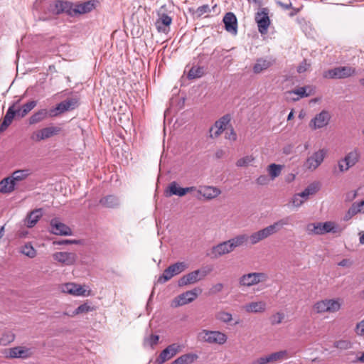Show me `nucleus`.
I'll list each match as a JSON object with an SVG mask.
<instances>
[{"instance_id":"obj_32","label":"nucleus","mask_w":364,"mask_h":364,"mask_svg":"<svg viewBox=\"0 0 364 364\" xmlns=\"http://www.w3.org/2000/svg\"><path fill=\"white\" fill-rule=\"evenodd\" d=\"M166 193L168 196H177L179 197H183L186 195L185 188L180 187L177 182L172 181L168 185Z\"/></svg>"},{"instance_id":"obj_12","label":"nucleus","mask_w":364,"mask_h":364,"mask_svg":"<svg viewBox=\"0 0 364 364\" xmlns=\"http://www.w3.org/2000/svg\"><path fill=\"white\" fill-rule=\"evenodd\" d=\"M206 276V272L205 271H201L200 269H197L193 271L188 274L183 275L181 277L178 282V284L179 287L187 286L189 284H193L196 283L197 282L201 280Z\"/></svg>"},{"instance_id":"obj_36","label":"nucleus","mask_w":364,"mask_h":364,"mask_svg":"<svg viewBox=\"0 0 364 364\" xmlns=\"http://www.w3.org/2000/svg\"><path fill=\"white\" fill-rule=\"evenodd\" d=\"M100 203L104 207L113 208L119 205V200L117 197L109 195L101 198Z\"/></svg>"},{"instance_id":"obj_8","label":"nucleus","mask_w":364,"mask_h":364,"mask_svg":"<svg viewBox=\"0 0 364 364\" xmlns=\"http://www.w3.org/2000/svg\"><path fill=\"white\" fill-rule=\"evenodd\" d=\"M269 12L267 8H262L255 14V20L261 34H266L270 25Z\"/></svg>"},{"instance_id":"obj_29","label":"nucleus","mask_w":364,"mask_h":364,"mask_svg":"<svg viewBox=\"0 0 364 364\" xmlns=\"http://www.w3.org/2000/svg\"><path fill=\"white\" fill-rule=\"evenodd\" d=\"M42 215V208L35 209L28 215L25 221V224L27 227L32 228L37 223Z\"/></svg>"},{"instance_id":"obj_37","label":"nucleus","mask_w":364,"mask_h":364,"mask_svg":"<svg viewBox=\"0 0 364 364\" xmlns=\"http://www.w3.org/2000/svg\"><path fill=\"white\" fill-rule=\"evenodd\" d=\"M30 175L31 171L29 169H21L13 172L10 177L14 181V184L16 185L18 182L25 180Z\"/></svg>"},{"instance_id":"obj_2","label":"nucleus","mask_w":364,"mask_h":364,"mask_svg":"<svg viewBox=\"0 0 364 364\" xmlns=\"http://www.w3.org/2000/svg\"><path fill=\"white\" fill-rule=\"evenodd\" d=\"M337 226L333 222L328 221L325 223H314L306 225V232L309 235H321L326 233L337 232Z\"/></svg>"},{"instance_id":"obj_52","label":"nucleus","mask_w":364,"mask_h":364,"mask_svg":"<svg viewBox=\"0 0 364 364\" xmlns=\"http://www.w3.org/2000/svg\"><path fill=\"white\" fill-rule=\"evenodd\" d=\"M158 23L168 26L171 24L172 18L166 14H159V18L156 21Z\"/></svg>"},{"instance_id":"obj_30","label":"nucleus","mask_w":364,"mask_h":364,"mask_svg":"<svg viewBox=\"0 0 364 364\" xmlns=\"http://www.w3.org/2000/svg\"><path fill=\"white\" fill-rule=\"evenodd\" d=\"M48 117H50L49 111L46 109H40L31 116L29 118V124L31 125L39 123L47 119Z\"/></svg>"},{"instance_id":"obj_11","label":"nucleus","mask_w":364,"mask_h":364,"mask_svg":"<svg viewBox=\"0 0 364 364\" xmlns=\"http://www.w3.org/2000/svg\"><path fill=\"white\" fill-rule=\"evenodd\" d=\"M326 151L319 149L308 157L304 164V168L310 171H315L323 161Z\"/></svg>"},{"instance_id":"obj_50","label":"nucleus","mask_w":364,"mask_h":364,"mask_svg":"<svg viewBox=\"0 0 364 364\" xmlns=\"http://www.w3.org/2000/svg\"><path fill=\"white\" fill-rule=\"evenodd\" d=\"M254 159H255L252 156H246L238 159L236 162V165L238 167L247 166L254 161Z\"/></svg>"},{"instance_id":"obj_31","label":"nucleus","mask_w":364,"mask_h":364,"mask_svg":"<svg viewBox=\"0 0 364 364\" xmlns=\"http://www.w3.org/2000/svg\"><path fill=\"white\" fill-rule=\"evenodd\" d=\"M269 235L266 230L265 228L259 230L257 232H253L249 236L248 240H250V242L251 245H256L260 241L269 237Z\"/></svg>"},{"instance_id":"obj_27","label":"nucleus","mask_w":364,"mask_h":364,"mask_svg":"<svg viewBox=\"0 0 364 364\" xmlns=\"http://www.w3.org/2000/svg\"><path fill=\"white\" fill-rule=\"evenodd\" d=\"M360 151L358 148H354L352 151L348 152L343 159L349 168L355 166L360 159Z\"/></svg>"},{"instance_id":"obj_40","label":"nucleus","mask_w":364,"mask_h":364,"mask_svg":"<svg viewBox=\"0 0 364 364\" xmlns=\"http://www.w3.org/2000/svg\"><path fill=\"white\" fill-rule=\"evenodd\" d=\"M197 356L194 354H184L176 359L171 364H191Z\"/></svg>"},{"instance_id":"obj_42","label":"nucleus","mask_w":364,"mask_h":364,"mask_svg":"<svg viewBox=\"0 0 364 364\" xmlns=\"http://www.w3.org/2000/svg\"><path fill=\"white\" fill-rule=\"evenodd\" d=\"M37 105L36 101H30L24 104L22 107L16 111V113L21 117L26 116L30 111H31Z\"/></svg>"},{"instance_id":"obj_3","label":"nucleus","mask_w":364,"mask_h":364,"mask_svg":"<svg viewBox=\"0 0 364 364\" xmlns=\"http://www.w3.org/2000/svg\"><path fill=\"white\" fill-rule=\"evenodd\" d=\"M356 70L352 66H338L323 73V77L326 79H344L354 75Z\"/></svg>"},{"instance_id":"obj_47","label":"nucleus","mask_w":364,"mask_h":364,"mask_svg":"<svg viewBox=\"0 0 364 364\" xmlns=\"http://www.w3.org/2000/svg\"><path fill=\"white\" fill-rule=\"evenodd\" d=\"M16 114V110L14 109V105H13L12 106L9 107L3 121L6 122V123H8L10 125L11 124Z\"/></svg>"},{"instance_id":"obj_34","label":"nucleus","mask_w":364,"mask_h":364,"mask_svg":"<svg viewBox=\"0 0 364 364\" xmlns=\"http://www.w3.org/2000/svg\"><path fill=\"white\" fill-rule=\"evenodd\" d=\"M311 88L309 86L300 87L294 90L287 92V95L294 94V95H298L297 97L292 98L293 101H297L299 100V98L309 97L311 95Z\"/></svg>"},{"instance_id":"obj_58","label":"nucleus","mask_w":364,"mask_h":364,"mask_svg":"<svg viewBox=\"0 0 364 364\" xmlns=\"http://www.w3.org/2000/svg\"><path fill=\"white\" fill-rule=\"evenodd\" d=\"M210 9L208 5H203L201 6H199L197 9V13L199 15H203L204 14L210 13Z\"/></svg>"},{"instance_id":"obj_57","label":"nucleus","mask_w":364,"mask_h":364,"mask_svg":"<svg viewBox=\"0 0 364 364\" xmlns=\"http://www.w3.org/2000/svg\"><path fill=\"white\" fill-rule=\"evenodd\" d=\"M269 363L268 355L260 357L253 360L250 364H267Z\"/></svg>"},{"instance_id":"obj_48","label":"nucleus","mask_w":364,"mask_h":364,"mask_svg":"<svg viewBox=\"0 0 364 364\" xmlns=\"http://www.w3.org/2000/svg\"><path fill=\"white\" fill-rule=\"evenodd\" d=\"M14 338L15 336L14 333L11 332L6 333L0 338V345L6 346L14 341Z\"/></svg>"},{"instance_id":"obj_61","label":"nucleus","mask_w":364,"mask_h":364,"mask_svg":"<svg viewBox=\"0 0 364 364\" xmlns=\"http://www.w3.org/2000/svg\"><path fill=\"white\" fill-rule=\"evenodd\" d=\"M356 213L353 210V209L350 207L345 215L343 216V220L348 221L353 216L355 215Z\"/></svg>"},{"instance_id":"obj_5","label":"nucleus","mask_w":364,"mask_h":364,"mask_svg":"<svg viewBox=\"0 0 364 364\" xmlns=\"http://www.w3.org/2000/svg\"><path fill=\"white\" fill-rule=\"evenodd\" d=\"M201 292L202 289L200 288H195L192 290L187 291L174 298L171 301V306L172 307H178L191 303L194 301Z\"/></svg>"},{"instance_id":"obj_22","label":"nucleus","mask_w":364,"mask_h":364,"mask_svg":"<svg viewBox=\"0 0 364 364\" xmlns=\"http://www.w3.org/2000/svg\"><path fill=\"white\" fill-rule=\"evenodd\" d=\"M98 1L97 0H90L82 4L75 5V14H84L92 11L97 5Z\"/></svg>"},{"instance_id":"obj_20","label":"nucleus","mask_w":364,"mask_h":364,"mask_svg":"<svg viewBox=\"0 0 364 364\" xmlns=\"http://www.w3.org/2000/svg\"><path fill=\"white\" fill-rule=\"evenodd\" d=\"M229 122L230 119L228 116H224L218 121L215 122V124L210 129V136L211 138H216L220 136L226 129Z\"/></svg>"},{"instance_id":"obj_56","label":"nucleus","mask_w":364,"mask_h":364,"mask_svg":"<svg viewBox=\"0 0 364 364\" xmlns=\"http://www.w3.org/2000/svg\"><path fill=\"white\" fill-rule=\"evenodd\" d=\"M338 166L340 172H346L349 170V166H348L347 164H346V161H343V159H341L338 162Z\"/></svg>"},{"instance_id":"obj_41","label":"nucleus","mask_w":364,"mask_h":364,"mask_svg":"<svg viewBox=\"0 0 364 364\" xmlns=\"http://www.w3.org/2000/svg\"><path fill=\"white\" fill-rule=\"evenodd\" d=\"M282 170V165L271 164L267 166V171L272 180H274L275 178L278 177L281 174Z\"/></svg>"},{"instance_id":"obj_45","label":"nucleus","mask_w":364,"mask_h":364,"mask_svg":"<svg viewBox=\"0 0 364 364\" xmlns=\"http://www.w3.org/2000/svg\"><path fill=\"white\" fill-rule=\"evenodd\" d=\"M203 73L204 71L202 67H193L188 73V77L189 79L200 77Z\"/></svg>"},{"instance_id":"obj_38","label":"nucleus","mask_w":364,"mask_h":364,"mask_svg":"<svg viewBox=\"0 0 364 364\" xmlns=\"http://www.w3.org/2000/svg\"><path fill=\"white\" fill-rule=\"evenodd\" d=\"M288 351L286 350L272 353L268 355L269 363H276L288 358Z\"/></svg>"},{"instance_id":"obj_54","label":"nucleus","mask_w":364,"mask_h":364,"mask_svg":"<svg viewBox=\"0 0 364 364\" xmlns=\"http://www.w3.org/2000/svg\"><path fill=\"white\" fill-rule=\"evenodd\" d=\"M90 310V307L88 305H87L86 304H82V305L79 306L77 309H75L73 311V314H70V316H73L75 314H78L82 313V312H87Z\"/></svg>"},{"instance_id":"obj_23","label":"nucleus","mask_w":364,"mask_h":364,"mask_svg":"<svg viewBox=\"0 0 364 364\" xmlns=\"http://www.w3.org/2000/svg\"><path fill=\"white\" fill-rule=\"evenodd\" d=\"M274 63V60L272 58H258L253 65V72L255 74L261 73L270 68Z\"/></svg>"},{"instance_id":"obj_46","label":"nucleus","mask_w":364,"mask_h":364,"mask_svg":"<svg viewBox=\"0 0 364 364\" xmlns=\"http://www.w3.org/2000/svg\"><path fill=\"white\" fill-rule=\"evenodd\" d=\"M306 200L305 198L302 197V196L299 193L294 194L291 198L290 203L295 208H299L301 206Z\"/></svg>"},{"instance_id":"obj_6","label":"nucleus","mask_w":364,"mask_h":364,"mask_svg":"<svg viewBox=\"0 0 364 364\" xmlns=\"http://www.w3.org/2000/svg\"><path fill=\"white\" fill-rule=\"evenodd\" d=\"M188 268V264L184 262H176L166 268L162 275L159 278V282L165 283L173 277L179 274Z\"/></svg>"},{"instance_id":"obj_21","label":"nucleus","mask_w":364,"mask_h":364,"mask_svg":"<svg viewBox=\"0 0 364 364\" xmlns=\"http://www.w3.org/2000/svg\"><path fill=\"white\" fill-rule=\"evenodd\" d=\"M225 30L236 35L237 33V20L235 15L232 12L227 13L223 18Z\"/></svg>"},{"instance_id":"obj_16","label":"nucleus","mask_w":364,"mask_h":364,"mask_svg":"<svg viewBox=\"0 0 364 364\" xmlns=\"http://www.w3.org/2000/svg\"><path fill=\"white\" fill-rule=\"evenodd\" d=\"M180 350L181 347L177 343L171 344L161 352L160 355L156 358V362L158 364H162L166 360L172 358L180 351Z\"/></svg>"},{"instance_id":"obj_39","label":"nucleus","mask_w":364,"mask_h":364,"mask_svg":"<svg viewBox=\"0 0 364 364\" xmlns=\"http://www.w3.org/2000/svg\"><path fill=\"white\" fill-rule=\"evenodd\" d=\"M319 190V183H313L308 186L302 192L299 193L306 200L310 196L314 195Z\"/></svg>"},{"instance_id":"obj_14","label":"nucleus","mask_w":364,"mask_h":364,"mask_svg":"<svg viewBox=\"0 0 364 364\" xmlns=\"http://www.w3.org/2000/svg\"><path fill=\"white\" fill-rule=\"evenodd\" d=\"M50 232L56 235L70 236L73 235L72 230L59 219L53 218L50 222Z\"/></svg>"},{"instance_id":"obj_15","label":"nucleus","mask_w":364,"mask_h":364,"mask_svg":"<svg viewBox=\"0 0 364 364\" xmlns=\"http://www.w3.org/2000/svg\"><path fill=\"white\" fill-rule=\"evenodd\" d=\"M220 193V190L216 187L209 186H200L197 190L196 198L198 200H200L202 197L206 200H211L218 197Z\"/></svg>"},{"instance_id":"obj_33","label":"nucleus","mask_w":364,"mask_h":364,"mask_svg":"<svg viewBox=\"0 0 364 364\" xmlns=\"http://www.w3.org/2000/svg\"><path fill=\"white\" fill-rule=\"evenodd\" d=\"M249 239V235L246 234L238 235L230 240H228V242L232 250H234L236 247H240L245 245Z\"/></svg>"},{"instance_id":"obj_17","label":"nucleus","mask_w":364,"mask_h":364,"mask_svg":"<svg viewBox=\"0 0 364 364\" xmlns=\"http://www.w3.org/2000/svg\"><path fill=\"white\" fill-rule=\"evenodd\" d=\"M330 118L329 113L327 111L323 110L310 121L309 127L312 129L323 128L328 124Z\"/></svg>"},{"instance_id":"obj_44","label":"nucleus","mask_w":364,"mask_h":364,"mask_svg":"<svg viewBox=\"0 0 364 364\" xmlns=\"http://www.w3.org/2000/svg\"><path fill=\"white\" fill-rule=\"evenodd\" d=\"M21 252L29 258H33L36 255V251L30 243H26L21 248Z\"/></svg>"},{"instance_id":"obj_10","label":"nucleus","mask_w":364,"mask_h":364,"mask_svg":"<svg viewBox=\"0 0 364 364\" xmlns=\"http://www.w3.org/2000/svg\"><path fill=\"white\" fill-rule=\"evenodd\" d=\"M78 105V101L76 98L67 99L56 105L53 109L49 110L50 117H56L65 112L74 109Z\"/></svg>"},{"instance_id":"obj_25","label":"nucleus","mask_w":364,"mask_h":364,"mask_svg":"<svg viewBox=\"0 0 364 364\" xmlns=\"http://www.w3.org/2000/svg\"><path fill=\"white\" fill-rule=\"evenodd\" d=\"M290 223V217L283 218L273 224L265 228L269 236L277 233L283 228L284 226L288 225Z\"/></svg>"},{"instance_id":"obj_60","label":"nucleus","mask_w":364,"mask_h":364,"mask_svg":"<svg viewBox=\"0 0 364 364\" xmlns=\"http://www.w3.org/2000/svg\"><path fill=\"white\" fill-rule=\"evenodd\" d=\"M225 138L231 141H235L237 139V134L233 129H231L230 132H226Z\"/></svg>"},{"instance_id":"obj_35","label":"nucleus","mask_w":364,"mask_h":364,"mask_svg":"<svg viewBox=\"0 0 364 364\" xmlns=\"http://www.w3.org/2000/svg\"><path fill=\"white\" fill-rule=\"evenodd\" d=\"M15 184L10 176L0 181V193H9L15 189Z\"/></svg>"},{"instance_id":"obj_62","label":"nucleus","mask_w":364,"mask_h":364,"mask_svg":"<svg viewBox=\"0 0 364 364\" xmlns=\"http://www.w3.org/2000/svg\"><path fill=\"white\" fill-rule=\"evenodd\" d=\"M156 27L159 32L166 33L169 31V27L166 26H164L163 24L158 23L156 22Z\"/></svg>"},{"instance_id":"obj_63","label":"nucleus","mask_w":364,"mask_h":364,"mask_svg":"<svg viewBox=\"0 0 364 364\" xmlns=\"http://www.w3.org/2000/svg\"><path fill=\"white\" fill-rule=\"evenodd\" d=\"M356 331L359 335L364 334V320H361V321L357 324Z\"/></svg>"},{"instance_id":"obj_53","label":"nucleus","mask_w":364,"mask_h":364,"mask_svg":"<svg viewBox=\"0 0 364 364\" xmlns=\"http://www.w3.org/2000/svg\"><path fill=\"white\" fill-rule=\"evenodd\" d=\"M356 214L364 213V200L358 203H353L350 206Z\"/></svg>"},{"instance_id":"obj_55","label":"nucleus","mask_w":364,"mask_h":364,"mask_svg":"<svg viewBox=\"0 0 364 364\" xmlns=\"http://www.w3.org/2000/svg\"><path fill=\"white\" fill-rule=\"evenodd\" d=\"M269 181V178L266 175H261L256 179L257 183L261 186L267 185Z\"/></svg>"},{"instance_id":"obj_24","label":"nucleus","mask_w":364,"mask_h":364,"mask_svg":"<svg viewBox=\"0 0 364 364\" xmlns=\"http://www.w3.org/2000/svg\"><path fill=\"white\" fill-rule=\"evenodd\" d=\"M290 223V217L283 218L273 224L265 228L269 236L277 233L283 228L284 226L288 225Z\"/></svg>"},{"instance_id":"obj_49","label":"nucleus","mask_w":364,"mask_h":364,"mask_svg":"<svg viewBox=\"0 0 364 364\" xmlns=\"http://www.w3.org/2000/svg\"><path fill=\"white\" fill-rule=\"evenodd\" d=\"M314 311L317 313L328 312V307L326 305V299L318 301L314 306Z\"/></svg>"},{"instance_id":"obj_19","label":"nucleus","mask_w":364,"mask_h":364,"mask_svg":"<svg viewBox=\"0 0 364 364\" xmlns=\"http://www.w3.org/2000/svg\"><path fill=\"white\" fill-rule=\"evenodd\" d=\"M232 251L230 243L227 240L213 246L210 251V256L212 258L217 259Z\"/></svg>"},{"instance_id":"obj_13","label":"nucleus","mask_w":364,"mask_h":364,"mask_svg":"<svg viewBox=\"0 0 364 364\" xmlns=\"http://www.w3.org/2000/svg\"><path fill=\"white\" fill-rule=\"evenodd\" d=\"M53 258L64 266H71L75 264L77 256L73 252H57L53 254Z\"/></svg>"},{"instance_id":"obj_18","label":"nucleus","mask_w":364,"mask_h":364,"mask_svg":"<svg viewBox=\"0 0 364 364\" xmlns=\"http://www.w3.org/2000/svg\"><path fill=\"white\" fill-rule=\"evenodd\" d=\"M53 12L59 14L65 13L70 16H75V5L70 1H56Z\"/></svg>"},{"instance_id":"obj_51","label":"nucleus","mask_w":364,"mask_h":364,"mask_svg":"<svg viewBox=\"0 0 364 364\" xmlns=\"http://www.w3.org/2000/svg\"><path fill=\"white\" fill-rule=\"evenodd\" d=\"M333 346L335 348H337L341 350H347L351 348L352 344L349 341L341 340L336 341Z\"/></svg>"},{"instance_id":"obj_28","label":"nucleus","mask_w":364,"mask_h":364,"mask_svg":"<svg viewBox=\"0 0 364 364\" xmlns=\"http://www.w3.org/2000/svg\"><path fill=\"white\" fill-rule=\"evenodd\" d=\"M25 346H16L9 350L8 357L11 358L26 359L30 358V355L27 354Z\"/></svg>"},{"instance_id":"obj_4","label":"nucleus","mask_w":364,"mask_h":364,"mask_svg":"<svg viewBox=\"0 0 364 364\" xmlns=\"http://www.w3.org/2000/svg\"><path fill=\"white\" fill-rule=\"evenodd\" d=\"M60 289L62 292L75 296H88L92 294V290L86 284L80 285L74 282L63 284Z\"/></svg>"},{"instance_id":"obj_1","label":"nucleus","mask_w":364,"mask_h":364,"mask_svg":"<svg viewBox=\"0 0 364 364\" xmlns=\"http://www.w3.org/2000/svg\"><path fill=\"white\" fill-rule=\"evenodd\" d=\"M267 274L264 272H250L242 275L238 280L239 285L242 287H250L268 280Z\"/></svg>"},{"instance_id":"obj_9","label":"nucleus","mask_w":364,"mask_h":364,"mask_svg":"<svg viewBox=\"0 0 364 364\" xmlns=\"http://www.w3.org/2000/svg\"><path fill=\"white\" fill-rule=\"evenodd\" d=\"M60 129L58 127L50 126L33 132L31 135V139L38 142L49 139L59 134Z\"/></svg>"},{"instance_id":"obj_59","label":"nucleus","mask_w":364,"mask_h":364,"mask_svg":"<svg viewBox=\"0 0 364 364\" xmlns=\"http://www.w3.org/2000/svg\"><path fill=\"white\" fill-rule=\"evenodd\" d=\"M309 65L306 63V60H304L297 68V72L299 73H302L307 70Z\"/></svg>"},{"instance_id":"obj_43","label":"nucleus","mask_w":364,"mask_h":364,"mask_svg":"<svg viewBox=\"0 0 364 364\" xmlns=\"http://www.w3.org/2000/svg\"><path fill=\"white\" fill-rule=\"evenodd\" d=\"M326 305L328 307V312H336L341 308L340 299H326Z\"/></svg>"},{"instance_id":"obj_26","label":"nucleus","mask_w":364,"mask_h":364,"mask_svg":"<svg viewBox=\"0 0 364 364\" xmlns=\"http://www.w3.org/2000/svg\"><path fill=\"white\" fill-rule=\"evenodd\" d=\"M267 304L264 301H253L245 304L243 309L248 313H261L266 310Z\"/></svg>"},{"instance_id":"obj_7","label":"nucleus","mask_w":364,"mask_h":364,"mask_svg":"<svg viewBox=\"0 0 364 364\" xmlns=\"http://www.w3.org/2000/svg\"><path fill=\"white\" fill-rule=\"evenodd\" d=\"M198 338L210 343L223 344L227 341L225 334L220 331L203 330L198 333Z\"/></svg>"},{"instance_id":"obj_64","label":"nucleus","mask_w":364,"mask_h":364,"mask_svg":"<svg viewBox=\"0 0 364 364\" xmlns=\"http://www.w3.org/2000/svg\"><path fill=\"white\" fill-rule=\"evenodd\" d=\"M358 196L357 191H353L346 194V200L352 201L353 200Z\"/></svg>"}]
</instances>
